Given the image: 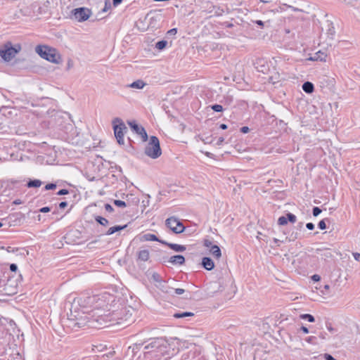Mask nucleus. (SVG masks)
Here are the masks:
<instances>
[{"instance_id":"a18cd8bd","label":"nucleus","mask_w":360,"mask_h":360,"mask_svg":"<svg viewBox=\"0 0 360 360\" xmlns=\"http://www.w3.org/2000/svg\"><path fill=\"white\" fill-rule=\"evenodd\" d=\"M256 23H257L258 25L261 26V27H263V26H264V22H263L262 20H257V21H256Z\"/></svg>"},{"instance_id":"c756f323","label":"nucleus","mask_w":360,"mask_h":360,"mask_svg":"<svg viewBox=\"0 0 360 360\" xmlns=\"http://www.w3.org/2000/svg\"><path fill=\"white\" fill-rule=\"evenodd\" d=\"M319 228L323 230L326 228V224L324 221V220H321L319 222Z\"/></svg>"},{"instance_id":"9d476101","label":"nucleus","mask_w":360,"mask_h":360,"mask_svg":"<svg viewBox=\"0 0 360 360\" xmlns=\"http://www.w3.org/2000/svg\"><path fill=\"white\" fill-rule=\"evenodd\" d=\"M94 300V297H87L84 298H79L77 301V303L81 307H82L84 310H85L84 313H87V309L89 307V304H91Z\"/></svg>"},{"instance_id":"e433bc0d","label":"nucleus","mask_w":360,"mask_h":360,"mask_svg":"<svg viewBox=\"0 0 360 360\" xmlns=\"http://www.w3.org/2000/svg\"><path fill=\"white\" fill-rule=\"evenodd\" d=\"M311 278L314 281H319L321 279L320 276L318 274L313 275Z\"/></svg>"},{"instance_id":"b1692460","label":"nucleus","mask_w":360,"mask_h":360,"mask_svg":"<svg viewBox=\"0 0 360 360\" xmlns=\"http://www.w3.org/2000/svg\"><path fill=\"white\" fill-rule=\"evenodd\" d=\"M300 318L302 319H307L309 322H314V316L312 315H311V314H302L300 316Z\"/></svg>"},{"instance_id":"c85d7f7f","label":"nucleus","mask_w":360,"mask_h":360,"mask_svg":"<svg viewBox=\"0 0 360 360\" xmlns=\"http://www.w3.org/2000/svg\"><path fill=\"white\" fill-rule=\"evenodd\" d=\"M56 188V185L55 184H48L45 186L46 190H53Z\"/></svg>"},{"instance_id":"cd10ccee","label":"nucleus","mask_w":360,"mask_h":360,"mask_svg":"<svg viewBox=\"0 0 360 360\" xmlns=\"http://www.w3.org/2000/svg\"><path fill=\"white\" fill-rule=\"evenodd\" d=\"M321 212V210L319 207H314V209H313V215L314 217L318 216Z\"/></svg>"},{"instance_id":"4be33fe9","label":"nucleus","mask_w":360,"mask_h":360,"mask_svg":"<svg viewBox=\"0 0 360 360\" xmlns=\"http://www.w3.org/2000/svg\"><path fill=\"white\" fill-rule=\"evenodd\" d=\"M269 80L274 84L280 82L281 79L279 72H275L274 75L270 77Z\"/></svg>"},{"instance_id":"4c0bfd02","label":"nucleus","mask_w":360,"mask_h":360,"mask_svg":"<svg viewBox=\"0 0 360 360\" xmlns=\"http://www.w3.org/2000/svg\"><path fill=\"white\" fill-rule=\"evenodd\" d=\"M67 206H68L67 202H61L60 203H59V207L60 209H64Z\"/></svg>"},{"instance_id":"de8ad7c7","label":"nucleus","mask_w":360,"mask_h":360,"mask_svg":"<svg viewBox=\"0 0 360 360\" xmlns=\"http://www.w3.org/2000/svg\"><path fill=\"white\" fill-rule=\"evenodd\" d=\"M169 33H174V34H176V29H172L169 31Z\"/></svg>"},{"instance_id":"412c9836","label":"nucleus","mask_w":360,"mask_h":360,"mask_svg":"<svg viewBox=\"0 0 360 360\" xmlns=\"http://www.w3.org/2000/svg\"><path fill=\"white\" fill-rule=\"evenodd\" d=\"M41 185V181L37 180V179L30 181L27 183V186L29 188H31V187H36V188H37V187H39Z\"/></svg>"},{"instance_id":"49530a36","label":"nucleus","mask_w":360,"mask_h":360,"mask_svg":"<svg viewBox=\"0 0 360 360\" xmlns=\"http://www.w3.org/2000/svg\"><path fill=\"white\" fill-rule=\"evenodd\" d=\"M221 129H226L227 125L226 124H221L219 127Z\"/></svg>"},{"instance_id":"39448f33","label":"nucleus","mask_w":360,"mask_h":360,"mask_svg":"<svg viewBox=\"0 0 360 360\" xmlns=\"http://www.w3.org/2000/svg\"><path fill=\"white\" fill-rule=\"evenodd\" d=\"M165 224L174 233H181L184 231L185 226L176 217H171L166 219Z\"/></svg>"},{"instance_id":"f3484780","label":"nucleus","mask_w":360,"mask_h":360,"mask_svg":"<svg viewBox=\"0 0 360 360\" xmlns=\"http://www.w3.org/2000/svg\"><path fill=\"white\" fill-rule=\"evenodd\" d=\"M126 227H127V225L112 226V227L108 229V230L106 232V234L107 235H112V234L115 233L117 231L123 230Z\"/></svg>"},{"instance_id":"4468645a","label":"nucleus","mask_w":360,"mask_h":360,"mask_svg":"<svg viewBox=\"0 0 360 360\" xmlns=\"http://www.w3.org/2000/svg\"><path fill=\"white\" fill-rule=\"evenodd\" d=\"M169 262L174 264H182L185 262V259L182 255H174L170 257Z\"/></svg>"},{"instance_id":"c9c22d12","label":"nucleus","mask_w":360,"mask_h":360,"mask_svg":"<svg viewBox=\"0 0 360 360\" xmlns=\"http://www.w3.org/2000/svg\"><path fill=\"white\" fill-rule=\"evenodd\" d=\"M306 227L309 229V230H313L314 229V224L309 222V223H307L306 224Z\"/></svg>"},{"instance_id":"a211bd4d","label":"nucleus","mask_w":360,"mask_h":360,"mask_svg":"<svg viewBox=\"0 0 360 360\" xmlns=\"http://www.w3.org/2000/svg\"><path fill=\"white\" fill-rule=\"evenodd\" d=\"M145 85L146 84L142 80H137L131 83L130 84V86L131 88L142 89Z\"/></svg>"},{"instance_id":"bb28decb","label":"nucleus","mask_w":360,"mask_h":360,"mask_svg":"<svg viewBox=\"0 0 360 360\" xmlns=\"http://www.w3.org/2000/svg\"><path fill=\"white\" fill-rule=\"evenodd\" d=\"M212 109L215 112H221L223 110V107L221 105L216 104L212 106Z\"/></svg>"},{"instance_id":"864d4df0","label":"nucleus","mask_w":360,"mask_h":360,"mask_svg":"<svg viewBox=\"0 0 360 360\" xmlns=\"http://www.w3.org/2000/svg\"><path fill=\"white\" fill-rule=\"evenodd\" d=\"M263 3H265L266 1L264 0H261Z\"/></svg>"},{"instance_id":"ea45409f","label":"nucleus","mask_w":360,"mask_h":360,"mask_svg":"<svg viewBox=\"0 0 360 360\" xmlns=\"http://www.w3.org/2000/svg\"><path fill=\"white\" fill-rule=\"evenodd\" d=\"M353 256L356 261H360V253H358V252L353 253Z\"/></svg>"},{"instance_id":"7c9ffc66","label":"nucleus","mask_w":360,"mask_h":360,"mask_svg":"<svg viewBox=\"0 0 360 360\" xmlns=\"http://www.w3.org/2000/svg\"><path fill=\"white\" fill-rule=\"evenodd\" d=\"M69 191L67 189H61L60 190L58 193H57V195H67L68 194Z\"/></svg>"},{"instance_id":"0eeeda50","label":"nucleus","mask_w":360,"mask_h":360,"mask_svg":"<svg viewBox=\"0 0 360 360\" xmlns=\"http://www.w3.org/2000/svg\"><path fill=\"white\" fill-rule=\"evenodd\" d=\"M73 14L75 18L79 22L85 21L86 20L90 15L91 11L88 8H75L73 11Z\"/></svg>"},{"instance_id":"f257e3e1","label":"nucleus","mask_w":360,"mask_h":360,"mask_svg":"<svg viewBox=\"0 0 360 360\" xmlns=\"http://www.w3.org/2000/svg\"><path fill=\"white\" fill-rule=\"evenodd\" d=\"M35 51L42 58L55 63L59 64L62 62V58L60 53L54 48L46 45H38L35 48Z\"/></svg>"},{"instance_id":"f03ea898","label":"nucleus","mask_w":360,"mask_h":360,"mask_svg":"<svg viewBox=\"0 0 360 360\" xmlns=\"http://www.w3.org/2000/svg\"><path fill=\"white\" fill-rule=\"evenodd\" d=\"M20 50V44H18L13 46L11 41H7L0 48V56L4 61L9 62Z\"/></svg>"},{"instance_id":"79ce46f5","label":"nucleus","mask_w":360,"mask_h":360,"mask_svg":"<svg viewBox=\"0 0 360 360\" xmlns=\"http://www.w3.org/2000/svg\"><path fill=\"white\" fill-rule=\"evenodd\" d=\"M325 358L326 360H335L331 355L325 354Z\"/></svg>"},{"instance_id":"9b49d317","label":"nucleus","mask_w":360,"mask_h":360,"mask_svg":"<svg viewBox=\"0 0 360 360\" xmlns=\"http://www.w3.org/2000/svg\"><path fill=\"white\" fill-rule=\"evenodd\" d=\"M150 258V252L148 250H141L137 252V259L141 262H147Z\"/></svg>"},{"instance_id":"37998d69","label":"nucleus","mask_w":360,"mask_h":360,"mask_svg":"<svg viewBox=\"0 0 360 360\" xmlns=\"http://www.w3.org/2000/svg\"><path fill=\"white\" fill-rule=\"evenodd\" d=\"M22 200H20V199L15 200L13 202V204H14V205H20V204H22Z\"/></svg>"},{"instance_id":"2eb2a0df","label":"nucleus","mask_w":360,"mask_h":360,"mask_svg":"<svg viewBox=\"0 0 360 360\" xmlns=\"http://www.w3.org/2000/svg\"><path fill=\"white\" fill-rule=\"evenodd\" d=\"M163 243L176 252H183L186 250V247L184 245H178V244H174V243Z\"/></svg>"},{"instance_id":"7ed1b4c3","label":"nucleus","mask_w":360,"mask_h":360,"mask_svg":"<svg viewBox=\"0 0 360 360\" xmlns=\"http://www.w3.org/2000/svg\"><path fill=\"white\" fill-rule=\"evenodd\" d=\"M145 153L153 159L158 158L162 154L160 146V141L156 136H151L150 141L145 148Z\"/></svg>"},{"instance_id":"c03bdc74","label":"nucleus","mask_w":360,"mask_h":360,"mask_svg":"<svg viewBox=\"0 0 360 360\" xmlns=\"http://www.w3.org/2000/svg\"><path fill=\"white\" fill-rule=\"evenodd\" d=\"M122 1V0H113V4L115 6L119 5L120 4H121Z\"/></svg>"},{"instance_id":"6ab92c4d","label":"nucleus","mask_w":360,"mask_h":360,"mask_svg":"<svg viewBox=\"0 0 360 360\" xmlns=\"http://www.w3.org/2000/svg\"><path fill=\"white\" fill-rule=\"evenodd\" d=\"M77 319L78 320V321L76 323V325H77L79 327L84 326L89 321V318L86 316L84 317V319L82 318H77Z\"/></svg>"},{"instance_id":"f704fd0d","label":"nucleus","mask_w":360,"mask_h":360,"mask_svg":"<svg viewBox=\"0 0 360 360\" xmlns=\"http://www.w3.org/2000/svg\"><path fill=\"white\" fill-rule=\"evenodd\" d=\"M250 129L248 128V127H243L241 129H240V131L243 134H246L248 132H249Z\"/></svg>"},{"instance_id":"5701e85b","label":"nucleus","mask_w":360,"mask_h":360,"mask_svg":"<svg viewBox=\"0 0 360 360\" xmlns=\"http://www.w3.org/2000/svg\"><path fill=\"white\" fill-rule=\"evenodd\" d=\"M96 221L98 223H99L101 225L105 226H107L109 223L108 219H106L104 217H100V216H98L96 218Z\"/></svg>"},{"instance_id":"72a5a7b5","label":"nucleus","mask_w":360,"mask_h":360,"mask_svg":"<svg viewBox=\"0 0 360 360\" xmlns=\"http://www.w3.org/2000/svg\"><path fill=\"white\" fill-rule=\"evenodd\" d=\"M50 211V208L49 207H44L39 210L40 212L46 213Z\"/></svg>"},{"instance_id":"a878e982","label":"nucleus","mask_w":360,"mask_h":360,"mask_svg":"<svg viewBox=\"0 0 360 360\" xmlns=\"http://www.w3.org/2000/svg\"><path fill=\"white\" fill-rule=\"evenodd\" d=\"M114 204L118 207H126V203L124 201L120 200H115L114 201Z\"/></svg>"},{"instance_id":"2f4dec72","label":"nucleus","mask_w":360,"mask_h":360,"mask_svg":"<svg viewBox=\"0 0 360 360\" xmlns=\"http://www.w3.org/2000/svg\"><path fill=\"white\" fill-rule=\"evenodd\" d=\"M105 210L108 212H111L113 211V208L110 204H105Z\"/></svg>"},{"instance_id":"423d86ee","label":"nucleus","mask_w":360,"mask_h":360,"mask_svg":"<svg viewBox=\"0 0 360 360\" xmlns=\"http://www.w3.org/2000/svg\"><path fill=\"white\" fill-rule=\"evenodd\" d=\"M203 245L209 250L210 253L216 259H219L221 257V252L219 247L217 245H213L212 241L208 239L203 240Z\"/></svg>"},{"instance_id":"dca6fc26","label":"nucleus","mask_w":360,"mask_h":360,"mask_svg":"<svg viewBox=\"0 0 360 360\" xmlns=\"http://www.w3.org/2000/svg\"><path fill=\"white\" fill-rule=\"evenodd\" d=\"M302 89L304 92L307 94H311L314 91V87L311 82H306L302 85Z\"/></svg>"},{"instance_id":"393cba45","label":"nucleus","mask_w":360,"mask_h":360,"mask_svg":"<svg viewBox=\"0 0 360 360\" xmlns=\"http://www.w3.org/2000/svg\"><path fill=\"white\" fill-rule=\"evenodd\" d=\"M167 45V41H160L156 44V47L158 49H163Z\"/></svg>"},{"instance_id":"8fccbe9b","label":"nucleus","mask_w":360,"mask_h":360,"mask_svg":"<svg viewBox=\"0 0 360 360\" xmlns=\"http://www.w3.org/2000/svg\"><path fill=\"white\" fill-rule=\"evenodd\" d=\"M325 288L327 289V290L329 289V285H325Z\"/></svg>"},{"instance_id":"473e14b6","label":"nucleus","mask_w":360,"mask_h":360,"mask_svg":"<svg viewBox=\"0 0 360 360\" xmlns=\"http://www.w3.org/2000/svg\"><path fill=\"white\" fill-rule=\"evenodd\" d=\"M174 292L176 295H181L184 292V290L182 288H176Z\"/></svg>"},{"instance_id":"6e6552de","label":"nucleus","mask_w":360,"mask_h":360,"mask_svg":"<svg viewBox=\"0 0 360 360\" xmlns=\"http://www.w3.org/2000/svg\"><path fill=\"white\" fill-rule=\"evenodd\" d=\"M129 125L135 131L137 134L140 135L143 141H146L148 140V135L144 129V128L141 126H139L136 123V122H128Z\"/></svg>"},{"instance_id":"09e8293b","label":"nucleus","mask_w":360,"mask_h":360,"mask_svg":"<svg viewBox=\"0 0 360 360\" xmlns=\"http://www.w3.org/2000/svg\"><path fill=\"white\" fill-rule=\"evenodd\" d=\"M328 329L330 330V331H332L333 329L332 327H328Z\"/></svg>"},{"instance_id":"f8f14e48","label":"nucleus","mask_w":360,"mask_h":360,"mask_svg":"<svg viewBox=\"0 0 360 360\" xmlns=\"http://www.w3.org/2000/svg\"><path fill=\"white\" fill-rule=\"evenodd\" d=\"M202 265L205 269L208 271L213 269L214 267V262L210 257H207L202 258Z\"/></svg>"},{"instance_id":"20e7f679","label":"nucleus","mask_w":360,"mask_h":360,"mask_svg":"<svg viewBox=\"0 0 360 360\" xmlns=\"http://www.w3.org/2000/svg\"><path fill=\"white\" fill-rule=\"evenodd\" d=\"M115 136L120 145L124 144V134L127 127L124 123L120 119H115L112 122Z\"/></svg>"},{"instance_id":"ddd939ff","label":"nucleus","mask_w":360,"mask_h":360,"mask_svg":"<svg viewBox=\"0 0 360 360\" xmlns=\"http://www.w3.org/2000/svg\"><path fill=\"white\" fill-rule=\"evenodd\" d=\"M140 240L141 242L145 241H160L157 236L153 233H146L141 236Z\"/></svg>"},{"instance_id":"603ef678","label":"nucleus","mask_w":360,"mask_h":360,"mask_svg":"<svg viewBox=\"0 0 360 360\" xmlns=\"http://www.w3.org/2000/svg\"><path fill=\"white\" fill-rule=\"evenodd\" d=\"M263 3H265L266 1L264 0H261Z\"/></svg>"},{"instance_id":"a19ab883","label":"nucleus","mask_w":360,"mask_h":360,"mask_svg":"<svg viewBox=\"0 0 360 360\" xmlns=\"http://www.w3.org/2000/svg\"><path fill=\"white\" fill-rule=\"evenodd\" d=\"M300 329H301V330H302L304 333H305V334L309 333V330H308V328H307V327H305V326H302Z\"/></svg>"},{"instance_id":"1a4fd4ad","label":"nucleus","mask_w":360,"mask_h":360,"mask_svg":"<svg viewBox=\"0 0 360 360\" xmlns=\"http://www.w3.org/2000/svg\"><path fill=\"white\" fill-rule=\"evenodd\" d=\"M288 220L291 223H295L297 220L295 215L291 213H288L286 217L281 216L278 219V224L280 226H284L288 224Z\"/></svg>"},{"instance_id":"58836bf2","label":"nucleus","mask_w":360,"mask_h":360,"mask_svg":"<svg viewBox=\"0 0 360 360\" xmlns=\"http://www.w3.org/2000/svg\"><path fill=\"white\" fill-rule=\"evenodd\" d=\"M17 269V266L15 264H11L10 265V270L11 271H16Z\"/></svg>"},{"instance_id":"aec40b11","label":"nucleus","mask_w":360,"mask_h":360,"mask_svg":"<svg viewBox=\"0 0 360 360\" xmlns=\"http://www.w3.org/2000/svg\"><path fill=\"white\" fill-rule=\"evenodd\" d=\"M194 314L192 312H183V313H176L174 314V317L176 319L184 318L186 316H193Z\"/></svg>"},{"instance_id":"3c124183","label":"nucleus","mask_w":360,"mask_h":360,"mask_svg":"<svg viewBox=\"0 0 360 360\" xmlns=\"http://www.w3.org/2000/svg\"><path fill=\"white\" fill-rule=\"evenodd\" d=\"M3 226V224L0 222V227Z\"/></svg>"}]
</instances>
